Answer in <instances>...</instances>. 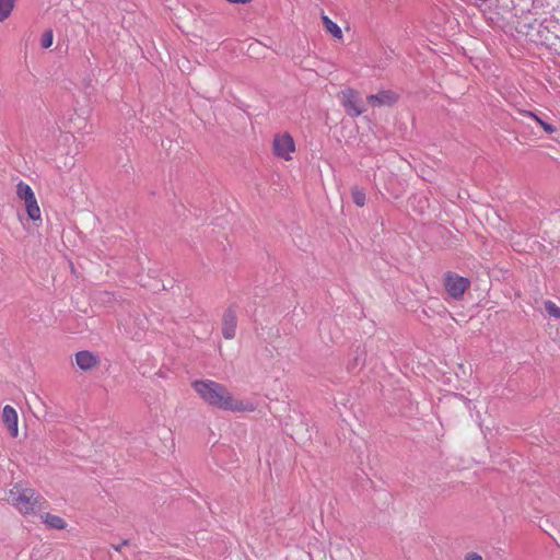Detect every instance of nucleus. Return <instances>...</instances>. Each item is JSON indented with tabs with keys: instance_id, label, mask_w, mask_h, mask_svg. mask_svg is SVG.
<instances>
[{
	"instance_id": "obj_20",
	"label": "nucleus",
	"mask_w": 560,
	"mask_h": 560,
	"mask_svg": "<svg viewBox=\"0 0 560 560\" xmlns=\"http://www.w3.org/2000/svg\"><path fill=\"white\" fill-rule=\"evenodd\" d=\"M357 354L353 362V368H355L360 362H362L364 359L359 354V349H357Z\"/></svg>"
},
{
	"instance_id": "obj_2",
	"label": "nucleus",
	"mask_w": 560,
	"mask_h": 560,
	"mask_svg": "<svg viewBox=\"0 0 560 560\" xmlns=\"http://www.w3.org/2000/svg\"><path fill=\"white\" fill-rule=\"evenodd\" d=\"M11 504L23 515H36L47 509V500L32 488L20 483L13 486L9 492Z\"/></svg>"
},
{
	"instance_id": "obj_11",
	"label": "nucleus",
	"mask_w": 560,
	"mask_h": 560,
	"mask_svg": "<svg viewBox=\"0 0 560 560\" xmlns=\"http://www.w3.org/2000/svg\"><path fill=\"white\" fill-rule=\"evenodd\" d=\"M520 114H521V115H524V116H527V117L533 118V119H534L535 121H537V122L542 127V129H544L547 133H549V135H551V133L556 132V130H557V128H556L553 125H551V124H549V122H547V121L542 120V119H541L539 116H537L534 112H530V110H521V112H520Z\"/></svg>"
},
{
	"instance_id": "obj_17",
	"label": "nucleus",
	"mask_w": 560,
	"mask_h": 560,
	"mask_svg": "<svg viewBox=\"0 0 560 560\" xmlns=\"http://www.w3.org/2000/svg\"><path fill=\"white\" fill-rule=\"evenodd\" d=\"M351 195H352V201L358 207H363L365 205V194H364V191L359 190L358 188H353Z\"/></svg>"
},
{
	"instance_id": "obj_1",
	"label": "nucleus",
	"mask_w": 560,
	"mask_h": 560,
	"mask_svg": "<svg viewBox=\"0 0 560 560\" xmlns=\"http://www.w3.org/2000/svg\"><path fill=\"white\" fill-rule=\"evenodd\" d=\"M194 390L209 406L226 411H245L247 408L241 400H235L228 387L212 380H196L191 383Z\"/></svg>"
},
{
	"instance_id": "obj_18",
	"label": "nucleus",
	"mask_w": 560,
	"mask_h": 560,
	"mask_svg": "<svg viewBox=\"0 0 560 560\" xmlns=\"http://www.w3.org/2000/svg\"><path fill=\"white\" fill-rule=\"evenodd\" d=\"M54 34L51 30H47L44 32L40 40V45L43 48H49L52 45Z\"/></svg>"
},
{
	"instance_id": "obj_22",
	"label": "nucleus",
	"mask_w": 560,
	"mask_h": 560,
	"mask_svg": "<svg viewBox=\"0 0 560 560\" xmlns=\"http://www.w3.org/2000/svg\"><path fill=\"white\" fill-rule=\"evenodd\" d=\"M127 544H128V540H124L120 545H118V546H113V547L115 548V550L119 551V550H120V548H121V546H125V545H127Z\"/></svg>"
},
{
	"instance_id": "obj_9",
	"label": "nucleus",
	"mask_w": 560,
	"mask_h": 560,
	"mask_svg": "<svg viewBox=\"0 0 560 560\" xmlns=\"http://www.w3.org/2000/svg\"><path fill=\"white\" fill-rule=\"evenodd\" d=\"M2 419L11 436L16 438L19 433L16 410L9 405L4 406L2 410Z\"/></svg>"
},
{
	"instance_id": "obj_16",
	"label": "nucleus",
	"mask_w": 560,
	"mask_h": 560,
	"mask_svg": "<svg viewBox=\"0 0 560 560\" xmlns=\"http://www.w3.org/2000/svg\"><path fill=\"white\" fill-rule=\"evenodd\" d=\"M545 311L552 317L560 319V307L550 300L544 302Z\"/></svg>"
},
{
	"instance_id": "obj_12",
	"label": "nucleus",
	"mask_w": 560,
	"mask_h": 560,
	"mask_svg": "<svg viewBox=\"0 0 560 560\" xmlns=\"http://www.w3.org/2000/svg\"><path fill=\"white\" fill-rule=\"evenodd\" d=\"M24 202L28 218L33 221L40 220V209L38 207L36 197H33L30 199V201Z\"/></svg>"
},
{
	"instance_id": "obj_10",
	"label": "nucleus",
	"mask_w": 560,
	"mask_h": 560,
	"mask_svg": "<svg viewBox=\"0 0 560 560\" xmlns=\"http://www.w3.org/2000/svg\"><path fill=\"white\" fill-rule=\"evenodd\" d=\"M43 523H45L49 528L52 529H65L67 527L66 521L50 513H39Z\"/></svg>"
},
{
	"instance_id": "obj_7",
	"label": "nucleus",
	"mask_w": 560,
	"mask_h": 560,
	"mask_svg": "<svg viewBox=\"0 0 560 560\" xmlns=\"http://www.w3.org/2000/svg\"><path fill=\"white\" fill-rule=\"evenodd\" d=\"M366 98L372 106H392L397 102L398 95L394 91L384 90L370 94Z\"/></svg>"
},
{
	"instance_id": "obj_15",
	"label": "nucleus",
	"mask_w": 560,
	"mask_h": 560,
	"mask_svg": "<svg viewBox=\"0 0 560 560\" xmlns=\"http://www.w3.org/2000/svg\"><path fill=\"white\" fill-rule=\"evenodd\" d=\"M15 4V0H0V22L7 20Z\"/></svg>"
},
{
	"instance_id": "obj_8",
	"label": "nucleus",
	"mask_w": 560,
	"mask_h": 560,
	"mask_svg": "<svg viewBox=\"0 0 560 560\" xmlns=\"http://www.w3.org/2000/svg\"><path fill=\"white\" fill-rule=\"evenodd\" d=\"M75 363L80 370L91 371L100 365V358L91 351L83 350L75 354Z\"/></svg>"
},
{
	"instance_id": "obj_19",
	"label": "nucleus",
	"mask_w": 560,
	"mask_h": 560,
	"mask_svg": "<svg viewBox=\"0 0 560 560\" xmlns=\"http://www.w3.org/2000/svg\"><path fill=\"white\" fill-rule=\"evenodd\" d=\"M465 560H482V557L477 552H468L465 556Z\"/></svg>"
},
{
	"instance_id": "obj_21",
	"label": "nucleus",
	"mask_w": 560,
	"mask_h": 560,
	"mask_svg": "<svg viewBox=\"0 0 560 560\" xmlns=\"http://www.w3.org/2000/svg\"><path fill=\"white\" fill-rule=\"evenodd\" d=\"M226 1L230 3H235V4H246V3H249L252 0H226Z\"/></svg>"
},
{
	"instance_id": "obj_3",
	"label": "nucleus",
	"mask_w": 560,
	"mask_h": 560,
	"mask_svg": "<svg viewBox=\"0 0 560 560\" xmlns=\"http://www.w3.org/2000/svg\"><path fill=\"white\" fill-rule=\"evenodd\" d=\"M444 287L450 296L455 300H459L463 298L465 291L470 287V280L458 276L455 272L448 271L444 277Z\"/></svg>"
},
{
	"instance_id": "obj_14",
	"label": "nucleus",
	"mask_w": 560,
	"mask_h": 560,
	"mask_svg": "<svg viewBox=\"0 0 560 560\" xmlns=\"http://www.w3.org/2000/svg\"><path fill=\"white\" fill-rule=\"evenodd\" d=\"M323 23H324L325 30L328 33H330L334 37H336V38L342 37L341 28L335 22H332L328 16H326V15L323 16Z\"/></svg>"
},
{
	"instance_id": "obj_6",
	"label": "nucleus",
	"mask_w": 560,
	"mask_h": 560,
	"mask_svg": "<svg viewBox=\"0 0 560 560\" xmlns=\"http://www.w3.org/2000/svg\"><path fill=\"white\" fill-rule=\"evenodd\" d=\"M359 103L360 98L354 90L348 89L342 92V105L349 115L357 117L364 112V108H361Z\"/></svg>"
},
{
	"instance_id": "obj_4",
	"label": "nucleus",
	"mask_w": 560,
	"mask_h": 560,
	"mask_svg": "<svg viewBox=\"0 0 560 560\" xmlns=\"http://www.w3.org/2000/svg\"><path fill=\"white\" fill-rule=\"evenodd\" d=\"M295 151L294 140L288 132L278 135L273 139V154L285 161H290L291 153Z\"/></svg>"
},
{
	"instance_id": "obj_5",
	"label": "nucleus",
	"mask_w": 560,
	"mask_h": 560,
	"mask_svg": "<svg viewBox=\"0 0 560 560\" xmlns=\"http://www.w3.org/2000/svg\"><path fill=\"white\" fill-rule=\"evenodd\" d=\"M237 316L236 306L230 305L222 316V336L224 339L231 340L236 335Z\"/></svg>"
},
{
	"instance_id": "obj_13",
	"label": "nucleus",
	"mask_w": 560,
	"mask_h": 560,
	"mask_svg": "<svg viewBox=\"0 0 560 560\" xmlns=\"http://www.w3.org/2000/svg\"><path fill=\"white\" fill-rule=\"evenodd\" d=\"M16 195L20 199L24 201H30V199L35 197V194L31 186L28 184H25L24 182H20L16 185Z\"/></svg>"
}]
</instances>
